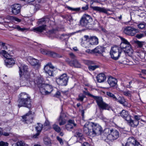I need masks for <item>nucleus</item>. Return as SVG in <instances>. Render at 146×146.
<instances>
[{
	"mask_svg": "<svg viewBox=\"0 0 146 146\" xmlns=\"http://www.w3.org/2000/svg\"><path fill=\"white\" fill-rule=\"evenodd\" d=\"M102 131L101 126L98 123L94 122H91L86 123L84 128V133L92 137L100 135Z\"/></svg>",
	"mask_w": 146,
	"mask_h": 146,
	"instance_id": "1",
	"label": "nucleus"
},
{
	"mask_svg": "<svg viewBox=\"0 0 146 146\" xmlns=\"http://www.w3.org/2000/svg\"><path fill=\"white\" fill-rule=\"evenodd\" d=\"M31 100L30 96L26 93L23 92L20 94L18 100V106L20 108L24 107L29 108H31Z\"/></svg>",
	"mask_w": 146,
	"mask_h": 146,
	"instance_id": "2",
	"label": "nucleus"
},
{
	"mask_svg": "<svg viewBox=\"0 0 146 146\" xmlns=\"http://www.w3.org/2000/svg\"><path fill=\"white\" fill-rule=\"evenodd\" d=\"M0 53L2 54L6 58L5 60V65L8 67H11L15 64V61L14 59L11 58V56L7 53L5 50H1Z\"/></svg>",
	"mask_w": 146,
	"mask_h": 146,
	"instance_id": "3",
	"label": "nucleus"
},
{
	"mask_svg": "<svg viewBox=\"0 0 146 146\" xmlns=\"http://www.w3.org/2000/svg\"><path fill=\"white\" fill-rule=\"evenodd\" d=\"M122 52V50L119 47L114 46L111 47L110 52L111 57L113 59L116 60H117Z\"/></svg>",
	"mask_w": 146,
	"mask_h": 146,
	"instance_id": "4",
	"label": "nucleus"
},
{
	"mask_svg": "<svg viewBox=\"0 0 146 146\" xmlns=\"http://www.w3.org/2000/svg\"><path fill=\"white\" fill-rule=\"evenodd\" d=\"M94 99L96 101V102L100 109L108 110H109L110 109V106L108 104H106L103 101V99L102 97L96 96Z\"/></svg>",
	"mask_w": 146,
	"mask_h": 146,
	"instance_id": "5",
	"label": "nucleus"
},
{
	"mask_svg": "<svg viewBox=\"0 0 146 146\" xmlns=\"http://www.w3.org/2000/svg\"><path fill=\"white\" fill-rule=\"evenodd\" d=\"M123 33L125 34L133 36L139 32V30L132 27L127 26L123 28Z\"/></svg>",
	"mask_w": 146,
	"mask_h": 146,
	"instance_id": "6",
	"label": "nucleus"
},
{
	"mask_svg": "<svg viewBox=\"0 0 146 146\" xmlns=\"http://www.w3.org/2000/svg\"><path fill=\"white\" fill-rule=\"evenodd\" d=\"M68 78L66 74H64L59 77L56 78V82L59 85L66 86L67 84Z\"/></svg>",
	"mask_w": 146,
	"mask_h": 146,
	"instance_id": "7",
	"label": "nucleus"
},
{
	"mask_svg": "<svg viewBox=\"0 0 146 146\" xmlns=\"http://www.w3.org/2000/svg\"><path fill=\"white\" fill-rule=\"evenodd\" d=\"M44 85V86L40 88V90L42 94L45 95H48L55 91V90L53 89L51 85L45 84Z\"/></svg>",
	"mask_w": 146,
	"mask_h": 146,
	"instance_id": "8",
	"label": "nucleus"
},
{
	"mask_svg": "<svg viewBox=\"0 0 146 146\" xmlns=\"http://www.w3.org/2000/svg\"><path fill=\"white\" fill-rule=\"evenodd\" d=\"M110 133L108 135L107 139L109 141H112L117 139L119 137V133L117 130L112 129L110 130Z\"/></svg>",
	"mask_w": 146,
	"mask_h": 146,
	"instance_id": "9",
	"label": "nucleus"
},
{
	"mask_svg": "<svg viewBox=\"0 0 146 146\" xmlns=\"http://www.w3.org/2000/svg\"><path fill=\"white\" fill-rule=\"evenodd\" d=\"M140 145L139 143L132 137L129 138L126 143V146H138Z\"/></svg>",
	"mask_w": 146,
	"mask_h": 146,
	"instance_id": "10",
	"label": "nucleus"
},
{
	"mask_svg": "<svg viewBox=\"0 0 146 146\" xmlns=\"http://www.w3.org/2000/svg\"><path fill=\"white\" fill-rule=\"evenodd\" d=\"M33 115L31 111H29L25 115L22 116V120L26 123H27L29 122H31V121L33 119Z\"/></svg>",
	"mask_w": 146,
	"mask_h": 146,
	"instance_id": "11",
	"label": "nucleus"
},
{
	"mask_svg": "<svg viewBox=\"0 0 146 146\" xmlns=\"http://www.w3.org/2000/svg\"><path fill=\"white\" fill-rule=\"evenodd\" d=\"M76 126L77 124L75 123L74 120L69 119L68 121V123L65 125V128L67 130L71 131Z\"/></svg>",
	"mask_w": 146,
	"mask_h": 146,
	"instance_id": "12",
	"label": "nucleus"
},
{
	"mask_svg": "<svg viewBox=\"0 0 146 146\" xmlns=\"http://www.w3.org/2000/svg\"><path fill=\"white\" fill-rule=\"evenodd\" d=\"M12 12L15 15H17L20 13L21 6L19 4H15L12 6Z\"/></svg>",
	"mask_w": 146,
	"mask_h": 146,
	"instance_id": "13",
	"label": "nucleus"
},
{
	"mask_svg": "<svg viewBox=\"0 0 146 146\" xmlns=\"http://www.w3.org/2000/svg\"><path fill=\"white\" fill-rule=\"evenodd\" d=\"M66 117L65 114L64 113H61L59 117L57 119V123H58L60 126L64 125L66 122V120L64 118Z\"/></svg>",
	"mask_w": 146,
	"mask_h": 146,
	"instance_id": "14",
	"label": "nucleus"
},
{
	"mask_svg": "<svg viewBox=\"0 0 146 146\" xmlns=\"http://www.w3.org/2000/svg\"><path fill=\"white\" fill-rule=\"evenodd\" d=\"M27 60L33 66H37L38 67L40 66V64H39V60L33 58L31 56L28 57L27 58Z\"/></svg>",
	"mask_w": 146,
	"mask_h": 146,
	"instance_id": "15",
	"label": "nucleus"
},
{
	"mask_svg": "<svg viewBox=\"0 0 146 146\" xmlns=\"http://www.w3.org/2000/svg\"><path fill=\"white\" fill-rule=\"evenodd\" d=\"M19 74L20 76L22 77L23 76H25L27 73V67L24 64H22L19 67Z\"/></svg>",
	"mask_w": 146,
	"mask_h": 146,
	"instance_id": "16",
	"label": "nucleus"
},
{
	"mask_svg": "<svg viewBox=\"0 0 146 146\" xmlns=\"http://www.w3.org/2000/svg\"><path fill=\"white\" fill-rule=\"evenodd\" d=\"M35 84L37 85L39 88L40 90V88L42 87L45 84L43 80V79L40 77H37L35 79L34 82Z\"/></svg>",
	"mask_w": 146,
	"mask_h": 146,
	"instance_id": "17",
	"label": "nucleus"
},
{
	"mask_svg": "<svg viewBox=\"0 0 146 146\" xmlns=\"http://www.w3.org/2000/svg\"><path fill=\"white\" fill-rule=\"evenodd\" d=\"M89 41V42L87 43L88 44L97 45L99 43L98 38L96 36H90Z\"/></svg>",
	"mask_w": 146,
	"mask_h": 146,
	"instance_id": "18",
	"label": "nucleus"
},
{
	"mask_svg": "<svg viewBox=\"0 0 146 146\" xmlns=\"http://www.w3.org/2000/svg\"><path fill=\"white\" fill-rule=\"evenodd\" d=\"M93 10L107 14L108 11H110V9H106L104 7H101L98 6H95L92 7Z\"/></svg>",
	"mask_w": 146,
	"mask_h": 146,
	"instance_id": "19",
	"label": "nucleus"
},
{
	"mask_svg": "<svg viewBox=\"0 0 146 146\" xmlns=\"http://www.w3.org/2000/svg\"><path fill=\"white\" fill-rule=\"evenodd\" d=\"M117 80L116 78L112 77L110 76L108 78V83L111 87H113L115 86L117 84Z\"/></svg>",
	"mask_w": 146,
	"mask_h": 146,
	"instance_id": "20",
	"label": "nucleus"
},
{
	"mask_svg": "<svg viewBox=\"0 0 146 146\" xmlns=\"http://www.w3.org/2000/svg\"><path fill=\"white\" fill-rule=\"evenodd\" d=\"M120 116L127 121L130 120L131 116L129 115L127 111L123 110L120 112Z\"/></svg>",
	"mask_w": 146,
	"mask_h": 146,
	"instance_id": "21",
	"label": "nucleus"
},
{
	"mask_svg": "<svg viewBox=\"0 0 146 146\" xmlns=\"http://www.w3.org/2000/svg\"><path fill=\"white\" fill-rule=\"evenodd\" d=\"M46 25H43L41 26L34 28L33 29L32 31L36 33H41L46 29Z\"/></svg>",
	"mask_w": 146,
	"mask_h": 146,
	"instance_id": "22",
	"label": "nucleus"
},
{
	"mask_svg": "<svg viewBox=\"0 0 146 146\" xmlns=\"http://www.w3.org/2000/svg\"><path fill=\"white\" fill-rule=\"evenodd\" d=\"M77 33V32H73L70 33H68V34H63L62 35L60 36V39L62 40L67 41L68 40L69 38L76 33Z\"/></svg>",
	"mask_w": 146,
	"mask_h": 146,
	"instance_id": "23",
	"label": "nucleus"
},
{
	"mask_svg": "<svg viewBox=\"0 0 146 146\" xmlns=\"http://www.w3.org/2000/svg\"><path fill=\"white\" fill-rule=\"evenodd\" d=\"M116 99L115 100V101H116L117 102L123 105L124 106L126 107L127 106V102L123 97L120 96L118 98H116Z\"/></svg>",
	"mask_w": 146,
	"mask_h": 146,
	"instance_id": "24",
	"label": "nucleus"
},
{
	"mask_svg": "<svg viewBox=\"0 0 146 146\" xmlns=\"http://www.w3.org/2000/svg\"><path fill=\"white\" fill-rule=\"evenodd\" d=\"M104 51V47L102 46H98L94 49L92 50V51L94 53L101 54Z\"/></svg>",
	"mask_w": 146,
	"mask_h": 146,
	"instance_id": "25",
	"label": "nucleus"
},
{
	"mask_svg": "<svg viewBox=\"0 0 146 146\" xmlns=\"http://www.w3.org/2000/svg\"><path fill=\"white\" fill-rule=\"evenodd\" d=\"M75 136L80 140H82L84 139L83 136L82 131L80 129H78L76 130L75 134Z\"/></svg>",
	"mask_w": 146,
	"mask_h": 146,
	"instance_id": "26",
	"label": "nucleus"
},
{
	"mask_svg": "<svg viewBox=\"0 0 146 146\" xmlns=\"http://www.w3.org/2000/svg\"><path fill=\"white\" fill-rule=\"evenodd\" d=\"M96 78L98 82H102L106 80V77L104 74L100 73L97 75Z\"/></svg>",
	"mask_w": 146,
	"mask_h": 146,
	"instance_id": "27",
	"label": "nucleus"
},
{
	"mask_svg": "<svg viewBox=\"0 0 146 146\" xmlns=\"http://www.w3.org/2000/svg\"><path fill=\"white\" fill-rule=\"evenodd\" d=\"M69 65L71 66H74L76 68L81 67V65L77 59L72 60L71 62H69Z\"/></svg>",
	"mask_w": 146,
	"mask_h": 146,
	"instance_id": "28",
	"label": "nucleus"
},
{
	"mask_svg": "<svg viewBox=\"0 0 146 146\" xmlns=\"http://www.w3.org/2000/svg\"><path fill=\"white\" fill-rule=\"evenodd\" d=\"M127 121L130 126L133 127H137L139 123V121H137L135 120H132L131 119V117H130V120Z\"/></svg>",
	"mask_w": 146,
	"mask_h": 146,
	"instance_id": "29",
	"label": "nucleus"
},
{
	"mask_svg": "<svg viewBox=\"0 0 146 146\" xmlns=\"http://www.w3.org/2000/svg\"><path fill=\"white\" fill-rule=\"evenodd\" d=\"M44 69L45 73L48 74L49 76H54L53 71L49 69V68L48 66H44Z\"/></svg>",
	"mask_w": 146,
	"mask_h": 146,
	"instance_id": "30",
	"label": "nucleus"
},
{
	"mask_svg": "<svg viewBox=\"0 0 146 146\" xmlns=\"http://www.w3.org/2000/svg\"><path fill=\"white\" fill-rule=\"evenodd\" d=\"M123 50L125 53H127L128 55L130 56L132 54L133 50L131 48L130 44L127 45L125 48Z\"/></svg>",
	"mask_w": 146,
	"mask_h": 146,
	"instance_id": "31",
	"label": "nucleus"
},
{
	"mask_svg": "<svg viewBox=\"0 0 146 146\" xmlns=\"http://www.w3.org/2000/svg\"><path fill=\"white\" fill-rule=\"evenodd\" d=\"M47 55L54 58L56 57L61 58L62 57V56L57 54L56 52L51 51H49V52Z\"/></svg>",
	"mask_w": 146,
	"mask_h": 146,
	"instance_id": "32",
	"label": "nucleus"
},
{
	"mask_svg": "<svg viewBox=\"0 0 146 146\" xmlns=\"http://www.w3.org/2000/svg\"><path fill=\"white\" fill-rule=\"evenodd\" d=\"M82 18L84 20L87 21L88 23H90L92 20V19L91 16L88 14H85L84 15Z\"/></svg>",
	"mask_w": 146,
	"mask_h": 146,
	"instance_id": "33",
	"label": "nucleus"
},
{
	"mask_svg": "<svg viewBox=\"0 0 146 146\" xmlns=\"http://www.w3.org/2000/svg\"><path fill=\"white\" fill-rule=\"evenodd\" d=\"M12 28L15 29H17L18 31H28L29 29L25 28H21L19 25H15L12 27Z\"/></svg>",
	"mask_w": 146,
	"mask_h": 146,
	"instance_id": "34",
	"label": "nucleus"
},
{
	"mask_svg": "<svg viewBox=\"0 0 146 146\" xmlns=\"http://www.w3.org/2000/svg\"><path fill=\"white\" fill-rule=\"evenodd\" d=\"M12 146H28L23 141H19L16 143L13 144Z\"/></svg>",
	"mask_w": 146,
	"mask_h": 146,
	"instance_id": "35",
	"label": "nucleus"
},
{
	"mask_svg": "<svg viewBox=\"0 0 146 146\" xmlns=\"http://www.w3.org/2000/svg\"><path fill=\"white\" fill-rule=\"evenodd\" d=\"M100 135L101 139L104 140L107 142L109 141V140L107 139L108 135L105 133L101 132V133L100 134Z\"/></svg>",
	"mask_w": 146,
	"mask_h": 146,
	"instance_id": "36",
	"label": "nucleus"
},
{
	"mask_svg": "<svg viewBox=\"0 0 146 146\" xmlns=\"http://www.w3.org/2000/svg\"><path fill=\"white\" fill-rule=\"evenodd\" d=\"M53 129L57 133H59L61 131V129L58 125L56 124H53L52 125Z\"/></svg>",
	"mask_w": 146,
	"mask_h": 146,
	"instance_id": "37",
	"label": "nucleus"
},
{
	"mask_svg": "<svg viewBox=\"0 0 146 146\" xmlns=\"http://www.w3.org/2000/svg\"><path fill=\"white\" fill-rule=\"evenodd\" d=\"M94 64H92L88 67L89 70L90 71H93L95 70L96 68L99 67V66Z\"/></svg>",
	"mask_w": 146,
	"mask_h": 146,
	"instance_id": "38",
	"label": "nucleus"
},
{
	"mask_svg": "<svg viewBox=\"0 0 146 146\" xmlns=\"http://www.w3.org/2000/svg\"><path fill=\"white\" fill-rule=\"evenodd\" d=\"M44 144L46 145H49L51 144L50 139L47 137H44L43 139Z\"/></svg>",
	"mask_w": 146,
	"mask_h": 146,
	"instance_id": "39",
	"label": "nucleus"
},
{
	"mask_svg": "<svg viewBox=\"0 0 146 146\" xmlns=\"http://www.w3.org/2000/svg\"><path fill=\"white\" fill-rule=\"evenodd\" d=\"M38 125L35 127L36 130L37 132L40 133L42 128V125L40 123H37Z\"/></svg>",
	"mask_w": 146,
	"mask_h": 146,
	"instance_id": "40",
	"label": "nucleus"
},
{
	"mask_svg": "<svg viewBox=\"0 0 146 146\" xmlns=\"http://www.w3.org/2000/svg\"><path fill=\"white\" fill-rule=\"evenodd\" d=\"M52 94L53 95V96L55 97L59 98L60 96V92L57 90H55V91L53 92Z\"/></svg>",
	"mask_w": 146,
	"mask_h": 146,
	"instance_id": "41",
	"label": "nucleus"
},
{
	"mask_svg": "<svg viewBox=\"0 0 146 146\" xmlns=\"http://www.w3.org/2000/svg\"><path fill=\"white\" fill-rule=\"evenodd\" d=\"M106 95L109 97L112 98L115 101L116 99V97L113 94L109 92H106Z\"/></svg>",
	"mask_w": 146,
	"mask_h": 146,
	"instance_id": "42",
	"label": "nucleus"
},
{
	"mask_svg": "<svg viewBox=\"0 0 146 146\" xmlns=\"http://www.w3.org/2000/svg\"><path fill=\"white\" fill-rule=\"evenodd\" d=\"M89 23L87 21H85L82 18L80 20V25L83 26H86Z\"/></svg>",
	"mask_w": 146,
	"mask_h": 146,
	"instance_id": "43",
	"label": "nucleus"
},
{
	"mask_svg": "<svg viewBox=\"0 0 146 146\" xmlns=\"http://www.w3.org/2000/svg\"><path fill=\"white\" fill-rule=\"evenodd\" d=\"M85 98H86V96L85 95L83 94H80L79 95L77 100L78 101L82 102Z\"/></svg>",
	"mask_w": 146,
	"mask_h": 146,
	"instance_id": "44",
	"label": "nucleus"
},
{
	"mask_svg": "<svg viewBox=\"0 0 146 146\" xmlns=\"http://www.w3.org/2000/svg\"><path fill=\"white\" fill-rule=\"evenodd\" d=\"M146 25L144 22H141L137 25V27L140 29H143L146 27Z\"/></svg>",
	"mask_w": 146,
	"mask_h": 146,
	"instance_id": "45",
	"label": "nucleus"
},
{
	"mask_svg": "<svg viewBox=\"0 0 146 146\" xmlns=\"http://www.w3.org/2000/svg\"><path fill=\"white\" fill-rule=\"evenodd\" d=\"M84 63L88 66L92 64H94L95 63L94 62L89 60H84Z\"/></svg>",
	"mask_w": 146,
	"mask_h": 146,
	"instance_id": "46",
	"label": "nucleus"
},
{
	"mask_svg": "<svg viewBox=\"0 0 146 146\" xmlns=\"http://www.w3.org/2000/svg\"><path fill=\"white\" fill-rule=\"evenodd\" d=\"M123 94L125 96L131 97V92L129 91H126L123 92Z\"/></svg>",
	"mask_w": 146,
	"mask_h": 146,
	"instance_id": "47",
	"label": "nucleus"
},
{
	"mask_svg": "<svg viewBox=\"0 0 146 146\" xmlns=\"http://www.w3.org/2000/svg\"><path fill=\"white\" fill-rule=\"evenodd\" d=\"M46 19L44 18H42L39 19L37 22V24L38 25L42 24L45 23Z\"/></svg>",
	"mask_w": 146,
	"mask_h": 146,
	"instance_id": "48",
	"label": "nucleus"
},
{
	"mask_svg": "<svg viewBox=\"0 0 146 146\" xmlns=\"http://www.w3.org/2000/svg\"><path fill=\"white\" fill-rule=\"evenodd\" d=\"M120 38L121 40V43H124V44H127V45L130 44L129 42L126 39H125L124 38L121 37H120Z\"/></svg>",
	"mask_w": 146,
	"mask_h": 146,
	"instance_id": "49",
	"label": "nucleus"
},
{
	"mask_svg": "<svg viewBox=\"0 0 146 146\" xmlns=\"http://www.w3.org/2000/svg\"><path fill=\"white\" fill-rule=\"evenodd\" d=\"M40 51L41 53L46 55H48L49 51L43 48L40 49Z\"/></svg>",
	"mask_w": 146,
	"mask_h": 146,
	"instance_id": "50",
	"label": "nucleus"
},
{
	"mask_svg": "<svg viewBox=\"0 0 146 146\" xmlns=\"http://www.w3.org/2000/svg\"><path fill=\"white\" fill-rule=\"evenodd\" d=\"M83 92L85 95H88L89 96L91 97L92 98H94L96 96L90 94L88 91H83Z\"/></svg>",
	"mask_w": 146,
	"mask_h": 146,
	"instance_id": "51",
	"label": "nucleus"
},
{
	"mask_svg": "<svg viewBox=\"0 0 146 146\" xmlns=\"http://www.w3.org/2000/svg\"><path fill=\"white\" fill-rule=\"evenodd\" d=\"M127 46V44H124V43H121L120 44V47L119 48L121 49L122 50V51L124 50V48H125Z\"/></svg>",
	"mask_w": 146,
	"mask_h": 146,
	"instance_id": "52",
	"label": "nucleus"
},
{
	"mask_svg": "<svg viewBox=\"0 0 146 146\" xmlns=\"http://www.w3.org/2000/svg\"><path fill=\"white\" fill-rule=\"evenodd\" d=\"M135 43L137 44L138 47L141 48L143 45V42H142L138 40L136 41Z\"/></svg>",
	"mask_w": 146,
	"mask_h": 146,
	"instance_id": "53",
	"label": "nucleus"
},
{
	"mask_svg": "<svg viewBox=\"0 0 146 146\" xmlns=\"http://www.w3.org/2000/svg\"><path fill=\"white\" fill-rule=\"evenodd\" d=\"M45 66H47L49 68V69H50V68L52 69H54L55 68V67L52 64L50 63H48V64H46V65Z\"/></svg>",
	"mask_w": 146,
	"mask_h": 146,
	"instance_id": "54",
	"label": "nucleus"
},
{
	"mask_svg": "<svg viewBox=\"0 0 146 146\" xmlns=\"http://www.w3.org/2000/svg\"><path fill=\"white\" fill-rule=\"evenodd\" d=\"M144 36V35L143 33H139L136 35V37L138 39L141 38Z\"/></svg>",
	"mask_w": 146,
	"mask_h": 146,
	"instance_id": "55",
	"label": "nucleus"
},
{
	"mask_svg": "<svg viewBox=\"0 0 146 146\" xmlns=\"http://www.w3.org/2000/svg\"><path fill=\"white\" fill-rule=\"evenodd\" d=\"M69 55L70 58H72V60H73L76 59V56L73 53H70L69 54Z\"/></svg>",
	"mask_w": 146,
	"mask_h": 146,
	"instance_id": "56",
	"label": "nucleus"
},
{
	"mask_svg": "<svg viewBox=\"0 0 146 146\" xmlns=\"http://www.w3.org/2000/svg\"><path fill=\"white\" fill-rule=\"evenodd\" d=\"M56 139L61 145H63L64 144L62 138H60L58 136H57L56 137Z\"/></svg>",
	"mask_w": 146,
	"mask_h": 146,
	"instance_id": "57",
	"label": "nucleus"
},
{
	"mask_svg": "<svg viewBox=\"0 0 146 146\" xmlns=\"http://www.w3.org/2000/svg\"><path fill=\"white\" fill-rule=\"evenodd\" d=\"M8 144L7 142H5L3 141L0 142V146H8Z\"/></svg>",
	"mask_w": 146,
	"mask_h": 146,
	"instance_id": "58",
	"label": "nucleus"
},
{
	"mask_svg": "<svg viewBox=\"0 0 146 146\" xmlns=\"http://www.w3.org/2000/svg\"><path fill=\"white\" fill-rule=\"evenodd\" d=\"M134 120L137 121H139V120L140 119V116L139 115H135L134 116Z\"/></svg>",
	"mask_w": 146,
	"mask_h": 146,
	"instance_id": "59",
	"label": "nucleus"
},
{
	"mask_svg": "<svg viewBox=\"0 0 146 146\" xmlns=\"http://www.w3.org/2000/svg\"><path fill=\"white\" fill-rule=\"evenodd\" d=\"M67 8L68 9L73 11H79L80 10L79 8H73L69 7H68Z\"/></svg>",
	"mask_w": 146,
	"mask_h": 146,
	"instance_id": "60",
	"label": "nucleus"
},
{
	"mask_svg": "<svg viewBox=\"0 0 146 146\" xmlns=\"http://www.w3.org/2000/svg\"><path fill=\"white\" fill-rule=\"evenodd\" d=\"M15 21L18 22H20L21 20V19H19L16 17H14L13 21Z\"/></svg>",
	"mask_w": 146,
	"mask_h": 146,
	"instance_id": "61",
	"label": "nucleus"
},
{
	"mask_svg": "<svg viewBox=\"0 0 146 146\" xmlns=\"http://www.w3.org/2000/svg\"><path fill=\"white\" fill-rule=\"evenodd\" d=\"M14 17L10 16L9 15L7 16L6 17V19L9 20H10L13 21Z\"/></svg>",
	"mask_w": 146,
	"mask_h": 146,
	"instance_id": "62",
	"label": "nucleus"
},
{
	"mask_svg": "<svg viewBox=\"0 0 146 146\" xmlns=\"http://www.w3.org/2000/svg\"><path fill=\"white\" fill-rule=\"evenodd\" d=\"M82 8L83 10H86L88 8V5L87 4L85 6L82 7Z\"/></svg>",
	"mask_w": 146,
	"mask_h": 146,
	"instance_id": "63",
	"label": "nucleus"
},
{
	"mask_svg": "<svg viewBox=\"0 0 146 146\" xmlns=\"http://www.w3.org/2000/svg\"><path fill=\"white\" fill-rule=\"evenodd\" d=\"M90 37H89L88 36V35H85L84 37V39L85 40H90Z\"/></svg>",
	"mask_w": 146,
	"mask_h": 146,
	"instance_id": "64",
	"label": "nucleus"
}]
</instances>
